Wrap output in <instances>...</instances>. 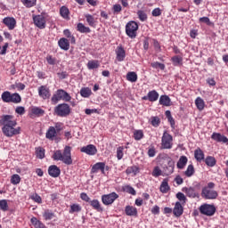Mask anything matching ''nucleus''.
<instances>
[{
	"instance_id": "obj_1",
	"label": "nucleus",
	"mask_w": 228,
	"mask_h": 228,
	"mask_svg": "<svg viewBox=\"0 0 228 228\" xmlns=\"http://www.w3.org/2000/svg\"><path fill=\"white\" fill-rule=\"evenodd\" d=\"M0 124L3 126L2 132L7 138L20 134L21 128L17 126V120L12 115H3L0 119Z\"/></svg>"
},
{
	"instance_id": "obj_2",
	"label": "nucleus",
	"mask_w": 228,
	"mask_h": 228,
	"mask_svg": "<svg viewBox=\"0 0 228 228\" xmlns=\"http://www.w3.org/2000/svg\"><path fill=\"white\" fill-rule=\"evenodd\" d=\"M53 161H62L64 165H72V147L65 146L63 151L57 150L53 155Z\"/></svg>"
},
{
	"instance_id": "obj_3",
	"label": "nucleus",
	"mask_w": 228,
	"mask_h": 228,
	"mask_svg": "<svg viewBox=\"0 0 228 228\" xmlns=\"http://www.w3.org/2000/svg\"><path fill=\"white\" fill-rule=\"evenodd\" d=\"M65 101V102H70L72 100V96L69 94L65 90L59 89L55 92V94L52 96V104H58L60 101Z\"/></svg>"
},
{
	"instance_id": "obj_4",
	"label": "nucleus",
	"mask_w": 228,
	"mask_h": 228,
	"mask_svg": "<svg viewBox=\"0 0 228 228\" xmlns=\"http://www.w3.org/2000/svg\"><path fill=\"white\" fill-rule=\"evenodd\" d=\"M215 183L209 182L206 187L202 189L201 197L207 200H215L218 197V192L215 190Z\"/></svg>"
},
{
	"instance_id": "obj_5",
	"label": "nucleus",
	"mask_w": 228,
	"mask_h": 228,
	"mask_svg": "<svg viewBox=\"0 0 228 228\" xmlns=\"http://www.w3.org/2000/svg\"><path fill=\"white\" fill-rule=\"evenodd\" d=\"M71 111L72 110L70 109V105L68 103H60L54 108V113L57 115V117H69Z\"/></svg>"
},
{
	"instance_id": "obj_6",
	"label": "nucleus",
	"mask_w": 228,
	"mask_h": 228,
	"mask_svg": "<svg viewBox=\"0 0 228 228\" xmlns=\"http://www.w3.org/2000/svg\"><path fill=\"white\" fill-rule=\"evenodd\" d=\"M126 34L129 38L134 39L138 35V23L134 20H131L126 25Z\"/></svg>"
},
{
	"instance_id": "obj_7",
	"label": "nucleus",
	"mask_w": 228,
	"mask_h": 228,
	"mask_svg": "<svg viewBox=\"0 0 228 228\" xmlns=\"http://www.w3.org/2000/svg\"><path fill=\"white\" fill-rule=\"evenodd\" d=\"M199 211L205 216H214L215 213H216V207H215L213 204L204 203L200 206Z\"/></svg>"
},
{
	"instance_id": "obj_8",
	"label": "nucleus",
	"mask_w": 228,
	"mask_h": 228,
	"mask_svg": "<svg viewBox=\"0 0 228 228\" xmlns=\"http://www.w3.org/2000/svg\"><path fill=\"white\" fill-rule=\"evenodd\" d=\"M46 17H49L47 13L42 12L41 14L33 15V21L35 26L39 29H45V26L47 24Z\"/></svg>"
},
{
	"instance_id": "obj_9",
	"label": "nucleus",
	"mask_w": 228,
	"mask_h": 228,
	"mask_svg": "<svg viewBox=\"0 0 228 228\" xmlns=\"http://www.w3.org/2000/svg\"><path fill=\"white\" fill-rule=\"evenodd\" d=\"M174 137L170 134L164 132L161 139V148L162 149H172L174 143Z\"/></svg>"
},
{
	"instance_id": "obj_10",
	"label": "nucleus",
	"mask_w": 228,
	"mask_h": 228,
	"mask_svg": "<svg viewBox=\"0 0 228 228\" xmlns=\"http://www.w3.org/2000/svg\"><path fill=\"white\" fill-rule=\"evenodd\" d=\"M38 95L41 99H44V101L51 99V89H49L47 86H41L38 87Z\"/></svg>"
},
{
	"instance_id": "obj_11",
	"label": "nucleus",
	"mask_w": 228,
	"mask_h": 228,
	"mask_svg": "<svg viewBox=\"0 0 228 228\" xmlns=\"http://www.w3.org/2000/svg\"><path fill=\"white\" fill-rule=\"evenodd\" d=\"M3 24L8 28L10 31L17 27V20L13 17H5L3 19Z\"/></svg>"
},
{
	"instance_id": "obj_12",
	"label": "nucleus",
	"mask_w": 228,
	"mask_h": 228,
	"mask_svg": "<svg viewBox=\"0 0 228 228\" xmlns=\"http://www.w3.org/2000/svg\"><path fill=\"white\" fill-rule=\"evenodd\" d=\"M80 152H84L88 156H95V154H97V147H95V145L94 144H88L86 146L82 147L80 149Z\"/></svg>"
},
{
	"instance_id": "obj_13",
	"label": "nucleus",
	"mask_w": 228,
	"mask_h": 228,
	"mask_svg": "<svg viewBox=\"0 0 228 228\" xmlns=\"http://www.w3.org/2000/svg\"><path fill=\"white\" fill-rule=\"evenodd\" d=\"M159 99V94L156 90L150 91L147 95L142 98V101H150V102H156Z\"/></svg>"
},
{
	"instance_id": "obj_14",
	"label": "nucleus",
	"mask_w": 228,
	"mask_h": 228,
	"mask_svg": "<svg viewBox=\"0 0 228 228\" xmlns=\"http://www.w3.org/2000/svg\"><path fill=\"white\" fill-rule=\"evenodd\" d=\"M211 139L218 143H225L228 145V138L225 135H223L220 133H213L211 135Z\"/></svg>"
},
{
	"instance_id": "obj_15",
	"label": "nucleus",
	"mask_w": 228,
	"mask_h": 228,
	"mask_svg": "<svg viewBox=\"0 0 228 228\" xmlns=\"http://www.w3.org/2000/svg\"><path fill=\"white\" fill-rule=\"evenodd\" d=\"M183 213H184V208L181 202L176 201L173 208V214L176 218H179V216H183Z\"/></svg>"
},
{
	"instance_id": "obj_16",
	"label": "nucleus",
	"mask_w": 228,
	"mask_h": 228,
	"mask_svg": "<svg viewBox=\"0 0 228 228\" xmlns=\"http://www.w3.org/2000/svg\"><path fill=\"white\" fill-rule=\"evenodd\" d=\"M105 168H106V163L98 162L92 167L91 174H97V172H99V170H101L102 174H104Z\"/></svg>"
},
{
	"instance_id": "obj_17",
	"label": "nucleus",
	"mask_w": 228,
	"mask_h": 228,
	"mask_svg": "<svg viewBox=\"0 0 228 228\" xmlns=\"http://www.w3.org/2000/svg\"><path fill=\"white\" fill-rule=\"evenodd\" d=\"M48 174L51 177H60V174H61V170L58 166L52 165L48 167Z\"/></svg>"
},
{
	"instance_id": "obj_18",
	"label": "nucleus",
	"mask_w": 228,
	"mask_h": 228,
	"mask_svg": "<svg viewBox=\"0 0 228 228\" xmlns=\"http://www.w3.org/2000/svg\"><path fill=\"white\" fill-rule=\"evenodd\" d=\"M58 45L62 51H69L70 49V42H69V39L65 37H61L58 41Z\"/></svg>"
},
{
	"instance_id": "obj_19",
	"label": "nucleus",
	"mask_w": 228,
	"mask_h": 228,
	"mask_svg": "<svg viewBox=\"0 0 228 228\" xmlns=\"http://www.w3.org/2000/svg\"><path fill=\"white\" fill-rule=\"evenodd\" d=\"M116 59L118 61H124L126 60V50H124V47L118 46L116 49Z\"/></svg>"
},
{
	"instance_id": "obj_20",
	"label": "nucleus",
	"mask_w": 228,
	"mask_h": 228,
	"mask_svg": "<svg viewBox=\"0 0 228 228\" xmlns=\"http://www.w3.org/2000/svg\"><path fill=\"white\" fill-rule=\"evenodd\" d=\"M58 136V132L56 131V128L54 126H50L45 134V138L47 140H54Z\"/></svg>"
},
{
	"instance_id": "obj_21",
	"label": "nucleus",
	"mask_w": 228,
	"mask_h": 228,
	"mask_svg": "<svg viewBox=\"0 0 228 228\" xmlns=\"http://www.w3.org/2000/svg\"><path fill=\"white\" fill-rule=\"evenodd\" d=\"M185 193L190 199H199V192L195 187L185 188Z\"/></svg>"
},
{
	"instance_id": "obj_22",
	"label": "nucleus",
	"mask_w": 228,
	"mask_h": 228,
	"mask_svg": "<svg viewBox=\"0 0 228 228\" xmlns=\"http://www.w3.org/2000/svg\"><path fill=\"white\" fill-rule=\"evenodd\" d=\"M86 20L91 28H95L97 26V20L92 14H85Z\"/></svg>"
},
{
	"instance_id": "obj_23",
	"label": "nucleus",
	"mask_w": 228,
	"mask_h": 228,
	"mask_svg": "<svg viewBox=\"0 0 228 228\" xmlns=\"http://www.w3.org/2000/svg\"><path fill=\"white\" fill-rule=\"evenodd\" d=\"M159 104H161V106H172V100H170V97L168 95H161L159 97Z\"/></svg>"
},
{
	"instance_id": "obj_24",
	"label": "nucleus",
	"mask_w": 228,
	"mask_h": 228,
	"mask_svg": "<svg viewBox=\"0 0 228 228\" xmlns=\"http://www.w3.org/2000/svg\"><path fill=\"white\" fill-rule=\"evenodd\" d=\"M204 151L200 148L194 151V158L199 163L204 161Z\"/></svg>"
},
{
	"instance_id": "obj_25",
	"label": "nucleus",
	"mask_w": 228,
	"mask_h": 228,
	"mask_svg": "<svg viewBox=\"0 0 228 228\" xmlns=\"http://www.w3.org/2000/svg\"><path fill=\"white\" fill-rule=\"evenodd\" d=\"M188 164V157L187 156H181L180 159H178V162L176 164L177 168L179 170H183L184 167Z\"/></svg>"
},
{
	"instance_id": "obj_26",
	"label": "nucleus",
	"mask_w": 228,
	"mask_h": 228,
	"mask_svg": "<svg viewBox=\"0 0 228 228\" xmlns=\"http://www.w3.org/2000/svg\"><path fill=\"white\" fill-rule=\"evenodd\" d=\"M31 114L35 115L36 117H44L45 115V110L41 109L40 107H32L30 109Z\"/></svg>"
},
{
	"instance_id": "obj_27",
	"label": "nucleus",
	"mask_w": 228,
	"mask_h": 228,
	"mask_svg": "<svg viewBox=\"0 0 228 228\" xmlns=\"http://www.w3.org/2000/svg\"><path fill=\"white\" fill-rule=\"evenodd\" d=\"M125 212L127 216H136L138 215V210L136 208L131 206H126Z\"/></svg>"
},
{
	"instance_id": "obj_28",
	"label": "nucleus",
	"mask_w": 228,
	"mask_h": 228,
	"mask_svg": "<svg viewBox=\"0 0 228 228\" xmlns=\"http://www.w3.org/2000/svg\"><path fill=\"white\" fill-rule=\"evenodd\" d=\"M9 102H12L13 104H19L22 102V98L20 97V94H19L18 93L11 94Z\"/></svg>"
},
{
	"instance_id": "obj_29",
	"label": "nucleus",
	"mask_w": 228,
	"mask_h": 228,
	"mask_svg": "<svg viewBox=\"0 0 228 228\" xmlns=\"http://www.w3.org/2000/svg\"><path fill=\"white\" fill-rule=\"evenodd\" d=\"M159 190L162 193H168V191H170V186L168 185V179L165 178L162 181Z\"/></svg>"
},
{
	"instance_id": "obj_30",
	"label": "nucleus",
	"mask_w": 228,
	"mask_h": 228,
	"mask_svg": "<svg viewBox=\"0 0 228 228\" xmlns=\"http://www.w3.org/2000/svg\"><path fill=\"white\" fill-rule=\"evenodd\" d=\"M77 31H78L79 33H92V29H90V27H86L83 23H78L77 25Z\"/></svg>"
},
{
	"instance_id": "obj_31",
	"label": "nucleus",
	"mask_w": 228,
	"mask_h": 228,
	"mask_svg": "<svg viewBox=\"0 0 228 228\" xmlns=\"http://www.w3.org/2000/svg\"><path fill=\"white\" fill-rule=\"evenodd\" d=\"M196 107L198 108L199 111H202L204 108H206V102L200 97H197L195 100Z\"/></svg>"
},
{
	"instance_id": "obj_32",
	"label": "nucleus",
	"mask_w": 228,
	"mask_h": 228,
	"mask_svg": "<svg viewBox=\"0 0 228 228\" xmlns=\"http://www.w3.org/2000/svg\"><path fill=\"white\" fill-rule=\"evenodd\" d=\"M60 15L62 19H69V15H70V11L69 7L63 5L60 8Z\"/></svg>"
},
{
	"instance_id": "obj_33",
	"label": "nucleus",
	"mask_w": 228,
	"mask_h": 228,
	"mask_svg": "<svg viewBox=\"0 0 228 228\" xmlns=\"http://www.w3.org/2000/svg\"><path fill=\"white\" fill-rule=\"evenodd\" d=\"M80 95L85 99H88V97L92 95V89H90V87H82L80 89Z\"/></svg>"
},
{
	"instance_id": "obj_34",
	"label": "nucleus",
	"mask_w": 228,
	"mask_h": 228,
	"mask_svg": "<svg viewBox=\"0 0 228 228\" xmlns=\"http://www.w3.org/2000/svg\"><path fill=\"white\" fill-rule=\"evenodd\" d=\"M171 61L174 67H179L183 65V57L179 55H175L171 58Z\"/></svg>"
},
{
	"instance_id": "obj_35",
	"label": "nucleus",
	"mask_w": 228,
	"mask_h": 228,
	"mask_svg": "<svg viewBox=\"0 0 228 228\" xmlns=\"http://www.w3.org/2000/svg\"><path fill=\"white\" fill-rule=\"evenodd\" d=\"M118 199V194L116 192H111L110 194H104L102 196V200H117Z\"/></svg>"
},
{
	"instance_id": "obj_36",
	"label": "nucleus",
	"mask_w": 228,
	"mask_h": 228,
	"mask_svg": "<svg viewBox=\"0 0 228 228\" xmlns=\"http://www.w3.org/2000/svg\"><path fill=\"white\" fill-rule=\"evenodd\" d=\"M126 79L131 83H136L138 81V75L134 71H130L126 74Z\"/></svg>"
},
{
	"instance_id": "obj_37",
	"label": "nucleus",
	"mask_w": 228,
	"mask_h": 228,
	"mask_svg": "<svg viewBox=\"0 0 228 228\" xmlns=\"http://www.w3.org/2000/svg\"><path fill=\"white\" fill-rule=\"evenodd\" d=\"M30 222L32 225H34V227L36 228H45V225L42 222H40L38 219H37V217H32L30 219Z\"/></svg>"
},
{
	"instance_id": "obj_38",
	"label": "nucleus",
	"mask_w": 228,
	"mask_h": 228,
	"mask_svg": "<svg viewBox=\"0 0 228 228\" xmlns=\"http://www.w3.org/2000/svg\"><path fill=\"white\" fill-rule=\"evenodd\" d=\"M205 163L208 167H215V165H216V159L213 156H208L205 159Z\"/></svg>"
},
{
	"instance_id": "obj_39",
	"label": "nucleus",
	"mask_w": 228,
	"mask_h": 228,
	"mask_svg": "<svg viewBox=\"0 0 228 228\" xmlns=\"http://www.w3.org/2000/svg\"><path fill=\"white\" fill-rule=\"evenodd\" d=\"M137 17L139 20H141V22H145V20L149 19V17L147 16V12H145V11L142 10L137 11Z\"/></svg>"
},
{
	"instance_id": "obj_40",
	"label": "nucleus",
	"mask_w": 228,
	"mask_h": 228,
	"mask_svg": "<svg viewBox=\"0 0 228 228\" xmlns=\"http://www.w3.org/2000/svg\"><path fill=\"white\" fill-rule=\"evenodd\" d=\"M126 174L129 175L130 174H134L136 175V174L140 173V167L136 166H132L126 168Z\"/></svg>"
},
{
	"instance_id": "obj_41",
	"label": "nucleus",
	"mask_w": 228,
	"mask_h": 228,
	"mask_svg": "<svg viewBox=\"0 0 228 228\" xmlns=\"http://www.w3.org/2000/svg\"><path fill=\"white\" fill-rule=\"evenodd\" d=\"M100 65L99 61H89L87 62V69L94 70V69H99Z\"/></svg>"
},
{
	"instance_id": "obj_42",
	"label": "nucleus",
	"mask_w": 228,
	"mask_h": 228,
	"mask_svg": "<svg viewBox=\"0 0 228 228\" xmlns=\"http://www.w3.org/2000/svg\"><path fill=\"white\" fill-rule=\"evenodd\" d=\"M194 174H195V167H193L192 164H190L184 172V175H186V177H191V175H193Z\"/></svg>"
},
{
	"instance_id": "obj_43",
	"label": "nucleus",
	"mask_w": 228,
	"mask_h": 228,
	"mask_svg": "<svg viewBox=\"0 0 228 228\" xmlns=\"http://www.w3.org/2000/svg\"><path fill=\"white\" fill-rule=\"evenodd\" d=\"M36 156L39 159H44L45 158V150L42 147L37 148Z\"/></svg>"
},
{
	"instance_id": "obj_44",
	"label": "nucleus",
	"mask_w": 228,
	"mask_h": 228,
	"mask_svg": "<svg viewBox=\"0 0 228 228\" xmlns=\"http://www.w3.org/2000/svg\"><path fill=\"white\" fill-rule=\"evenodd\" d=\"M123 191L130 195H136V191L131 185H125L122 187Z\"/></svg>"
},
{
	"instance_id": "obj_45",
	"label": "nucleus",
	"mask_w": 228,
	"mask_h": 228,
	"mask_svg": "<svg viewBox=\"0 0 228 228\" xmlns=\"http://www.w3.org/2000/svg\"><path fill=\"white\" fill-rule=\"evenodd\" d=\"M21 3L26 8H33V6H37V0H22Z\"/></svg>"
},
{
	"instance_id": "obj_46",
	"label": "nucleus",
	"mask_w": 228,
	"mask_h": 228,
	"mask_svg": "<svg viewBox=\"0 0 228 228\" xmlns=\"http://www.w3.org/2000/svg\"><path fill=\"white\" fill-rule=\"evenodd\" d=\"M90 205L94 208V209H96V211H102V207H101V203H99V200H91L89 201Z\"/></svg>"
},
{
	"instance_id": "obj_47",
	"label": "nucleus",
	"mask_w": 228,
	"mask_h": 228,
	"mask_svg": "<svg viewBox=\"0 0 228 228\" xmlns=\"http://www.w3.org/2000/svg\"><path fill=\"white\" fill-rule=\"evenodd\" d=\"M12 93L10 91H5L2 94V101L4 102H10Z\"/></svg>"
},
{
	"instance_id": "obj_48",
	"label": "nucleus",
	"mask_w": 228,
	"mask_h": 228,
	"mask_svg": "<svg viewBox=\"0 0 228 228\" xmlns=\"http://www.w3.org/2000/svg\"><path fill=\"white\" fill-rule=\"evenodd\" d=\"M134 138L137 142H139V140H142V138H143V130H135L134 132Z\"/></svg>"
},
{
	"instance_id": "obj_49",
	"label": "nucleus",
	"mask_w": 228,
	"mask_h": 228,
	"mask_svg": "<svg viewBox=\"0 0 228 228\" xmlns=\"http://www.w3.org/2000/svg\"><path fill=\"white\" fill-rule=\"evenodd\" d=\"M12 88L13 89V90H15L16 88H17V90L19 91V92H20V91H22V90H25V88H26V85H24V84H22V83H20V82H16L14 85H12Z\"/></svg>"
},
{
	"instance_id": "obj_50",
	"label": "nucleus",
	"mask_w": 228,
	"mask_h": 228,
	"mask_svg": "<svg viewBox=\"0 0 228 228\" xmlns=\"http://www.w3.org/2000/svg\"><path fill=\"white\" fill-rule=\"evenodd\" d=\"M163 174V171H161V168H159V167L156 166L154 168H153V171L151 173V175L153 177H159V175H162Z\"/></svg>"
},
{
	"instance_id": "obj_51",
	"label": "nucleus",
	"mask_w": 228,
	"mask_h": 228,
	"mask_svg": "<svg viewBox=\"0 0 228 228\" xmlns=\"http://www.w3.org/2000/svg\"><path fill=\"white\" fill-rule=\"evenodd\" d=\"M151 67H152V69H160V70H165V64L158 61L151 62Z\"/></svg>"
},
{
	"instance_id": "obj_52",
	"label": "nucleus",
	"mask_w": 228,
	"mask_h": 228,
	"mask_svg": "<svg viewBox=\"0 0 228 228\" xmlns=\"http://www.w3.org/2000/svg\"><path fill=\"white\" fill-rule=\"evenodd\" d=\"M43 216H44L45 220H53L54 218V213H53L49 210H46L43 214Z\"/></svg>"
},
{
	"instance_id": "obj_53",
	"label": "nucleus",
	"mask_w": 228,
	"mask_h": 228,
	"mask_svg": "<svg viewBox=\"0 0 228 228\" xmlns=\"http://www.w3.org/2000/svg\"><path fill=\"white\" fill-rule=\"evenodd\" d=\"M112 12H113L114 15H118V13H120V12H122V5H120L119 4H114L112 7Z\"/></svg>"
},
{
	"instance_id": "obj_54",
	"label": "nucleus",
	"mask_w": 228,
	"mask_h": 228,
	"mask_svg": "<svg viewBox=\"0 0 228 228\" xmlns=\"http://www.w3.org/2000/svg\"><path fill=\"white\" fill-rule=\"evenodd\" d=\"M151 124L153 126V127H159V124H161V120L158 117H152Z\"/></svg>"
},
{
	"instance_id": "obj_55",
	"label": "nucleus",
	"mask_w": 228,
	"mask_h": 228,
	"mask_svg": "<svg viewBox=\"0 0 228 228\" xmlns=\"http://www.w3.org/2000/svg\"><path fill=\"white\" fill-rule=\"evenodd\" d=\"M11 183L12 184H19V183H20V175L17 174L12 175L11 177Z\"/></svg>"
},
{
	"instance_id": "obj_56",
	"label": "nucleus",
	"mask_w": 228,
	"mask_h": 228,
	"mask_svg": "<svg viewBox=\"0 0 228 228\" xmlns=\"http://www.w3.org/2000/svg\"><path fill=\"white\" fill-rule=\"evenodd\" d=\"M117 158L118 159H122L124 158V146H119L117 149Z\"/></svg>"
},
{
	"instance_id": "obj_57",
	"label": "nucleus",
	"mask_w": 228,
	"mask_h": 228,
	"mask_svg": "<svg viewBox=\"0 0 228 228\" xmlns=\"http://www.w3.org/2000/svg\"><path fill=\"white\" fill-rule=\"evenodd\" d=\"M81 211V206L77 204H73L70 206L69 213H79Z\"/></svg>"
},
{
	"instance_id": "obj_58",
	"label": "nucleus",
	"mask_w": 228,
	"mask_h": 228,
	"mask_svg": "<svg viewBox=\"0 0 228 228\" xmlns=\"http://www.w3.org/2000/svg\"><path fill=\"white\" fill-rule=\"evenodd\" d=\"M153 47L156 53H161V45L159 44V41H158L157 39H153Z\"/></svg>"
},
{
	"instance_id": "obj_59",
	"label": "nucleus",
	"mask_w": 228,
	"mask_h": 228,
	"mask_svg": "<svg viewBox=\"0 0 228 228\" xmlns=\"http://www.w3.org/2000/svg\"><path fill=\"white\" fill-rule=\"evenodd\" d=\"M148 156L149 158H154L156 156V148L154 146H150L148 149Z\"/></svg>"
},
{
	"instance_id": "obj_60",
	"label": "nucleus",
	"mask_w": 228,
	"mask_h": 228,
	"mask_svg": "<svg viewBox=\"0 0 228 228\" xmlns=\"http://www.w3.org/2000/svg\"><path fill=\"white\" fill-rule=\"evenodd\" d=\"M0 210L8 211V202L6 200H0Z\"/></svg>"
},
{
	"instance_id": "obj_61",
	"label": "nucleus",
	"mask_w": 228,
	"mask_h": 228,
	"mask_svg": "<svg viewBox=\"0 0 228 228\" xmlns=\"http://www.w3.org/2000/svg\"><path fill=\"white\" fill-rule=\"evenodd\" d=\"M46 61L48 65H56V58L53 57V55H47Z\"/></svg>"
},
{
	"instance_id": "obj_62",
	"label": "nucleus",
	"mask_w": 228,
	"mask_h": 228,
	"mask_svg": "<svg viewBox=\"0 0 228 228\" xmlns=\"http://www.w3.org/2000/svg\"><path fill=\"white\" fill-rule=\"evenodd\" d=\"M151 15L152 17L161 16V9H159V7L153 9L151 12Z\"/></svg>"
},
{
	"instance_id": "obj_63",
	"label": "nucleus",
	"mask_w": 228,
	"mask_h": 228,
	"mask_svg": "<svg viewBox=\"0 0 228 228\" xmlns=\"http://www.w3.org/2000/svg\"><path fill=\"white\" fill-rule=\"evenodd\" d=\"M200 22H203V24H207V26H211V20L208 17H201L200 18Z\"/></svg>"
},
{
	"instance_id": "obj_64",
	"label": "nucleus",
	"mask_w": 228,
	"mask_h": 228,
	"mask_svg": "<svg viewBox=\"0 0 228 228\" xmlns=\"http://www.w3.org/2000/svg\"><path fill=\"white\" fill-rule=\"evenodd\" d=\"M15 113L18 115H24V113H26V109L22 106H19L15 109Z\"/></svg>"
}]
</instances>
